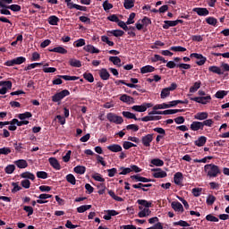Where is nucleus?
<instances>
[{"instance_id":"nucleus-10","label":"nucleus","mask_w":229,"mask_h":229,"mask_svg":"<svg viewBox=\"0 0 229 229\" xmlns=\"http://www.w3.org/2000/svg\"><path fill=\"white\" fill-rule=\"evenodd\" d=\"M48 162H49L50 165H52V167L54 169H55L56 171H60V169H62V166L60 165V163L58 162V159H56L55 157H50L48 159Z\"/></svg>"},{"instance_id":"nucleus-50","label":"nucleus","mask_w":229,"mask_h":229,"mask_svg":"<svg viewBox=\"0 0 229 229\" xmlns=\"http://www.w3.org/2000/svg\"><path fill=\"white\" fill-rule=\"evenodd\" d=\"M120 171H122L119 173L120 175H126V174H130V173H131V167L121 166Z\"/></svg>"},{"instance_id":"nucleus-44","label":"nucleus","mask_w":229,"mask_h":229,"mask_svg":"<svg viewBox=\"0 0 229 229\" xmlns=\"http://www.w3.org/2000/svg\"><path fill=\"white\" fill-rule=\"evenodd\" d=\"M44 65V63H34V64H30L28 66H26L24 68V71H31V69H35V67H40Z\"/></svg>"},{"instance_id":"nucleus-19","label":"nucleus","mask_w":229,"mask_h":229,"mask_svg":"<svg viewBox=\"0 0 229 229\" xmlns=\"http://www.w3.org/2000/svg\"><path fill=\"white\" fill-rule=\"evenodd\" d=\"M171 207L175 212H183V205L178 201H173Z\"/></svg>"},{"instance_id":"nucleus-8","label":"nucleus","mask_w":229,"mask_h":229,"mask_svg":"<svg viewBox=\"0 0 229 229\" xmlns=\"http://www.w3.org/2000/svg\"><path fill=\"white\" fill-rule=\"evenodd\" d=\"M192 12H195V13L199 14V17H207L210 12L207 8L203 7H195L193 8Z\"/></svg>"},{"instance_id":"nucleus-48","label":"nucleus","mask_w":229,"mask_h":229,"mask_svg":"<svg viewBox=\"0 0 229 229\" xmlns=\"http://www.w3.org/2000/svg\"><path fill=\"white\" fill-rule=\"evenodd\" d=\"M8 10H12V12H21V7L19 4H11V5H6Z\"/></svg>"},{"instance_id":"nucleus-27","label":"nucleus","mask_w":229,"mask_h":229,"mask_svg":"<svg viewBox=\"0 0 229 229\" xmlns=\"http://www.w3.org/2000/svg\"><path fill=\"white\" fill-rule=\"evenodd\" d=\"M208 72H214V74H218V75L225 74V72H223L221 71V68L218 67V66H209L208 67Z\"/></svg>"},{"instance_id":"nucleus-2","label":"nucleus","mask_w":229,"mask_h":229,"mask_svg":"<svg viewBox=\"0 0 229 229\" xmlns=\"http://www.w3.org/2000/svg\"><path fill=\"white\" fill-rule=\"evenodd\" d=\"M180 112H185L184 109H167L165 111H151L148 115H173Z\"/></svg>"},{"instance_id":"nucleus-7","label":"nucleus","mask_w":229,"mask_h":229,"mask_svg":"<svg viewBox=\"0 0 229 229\" xmlns=\"http://www.w3.org/2000/svg\"><path fill=\"white\" fill-rule=\"evenodd\" d=\"M154 134H147L141 137V143L145 148H149L151 146V142H153Z\"/></svg>"},{"instance_id":"nucleus-58","label":"nucleus","mask_w":229,"mask_h":229,"mask_svg":"<svg viewBox=\"0 0 229 229\" xmlns=\"http://www.w3.org/2000/svg\"><path fill=\"white\" fill-rule=\"evenodd\" d=\"M174 226H191L187 221L180 220L178 222H174Z\"/></svg>"},{"instance_id":"nucleus-32","label":"nucleus","mask_w":229,"mask_h":229,"mask_svg":"<svg viewBox=\"0 0 229 229\" xmlns=\"http://www.w3.org/2000/svg\"><path fill=\"white\" fill-rule=\"evenodd\" d=\"M69 65H71V67L80 68V67H81V61H80L78 59H74V58L70 59Z\"/></svg>"},{"instance_id":"nucleus-4","label":"nucleus","mask_w":229,"mask_h":229,"mask_svg":"<svg viewBox=\"0 0 229 229\" xmlns=\"http://www.w3.org/2000/svg\"><path fill=\"white\" fill-rule=\"evenodd\" d=\"M71 92L68 89H64L61 92L55 93L54 96H52V101L54 103H58L64 99V98H67V96H70Z\"/></svg>"},{"instance_id":"nucleus-20","label":"nucleus","mask_w":229,"mask_h":229,"mask_svg":"<svg viewBox=\"0 0 229 229\" xmlns=\"http://www.w3.org/2000/svg\"><path fill=\"white\" fill-rule=\"evenodd\" d=\"M47 22L48 24H50V26H58V22H60V18L55 15H52L47 19Z\"/></svg>"},{"instance_id":"nucleus-26","label":"nucleus","mask_w":229,"mask_h":229,"mask_svg":"<svg viewBox=\"0 0 229 229\" xmlns=\"http://www.w3.org/2000/svg\"><path fill=\"white\" fill-rule=\"evenodd\" d=\"M135 6V0H124L123 8L125 10H131Z\"/></svg>"},{"instance_id":"nucleus-40","label":"nucleus","mask_w":229,"mask_h":229,"mask_svg":"<svg viewBox=\"0 0 229 229\" xmlns=\"http://www.w3.org/2000/svg\"><path fill=\"white\" fill-rule=\"evenodd\" d=\"M207 24H209V26H217V19L210 16L206 18Z\"/></svg>"},{"instance_id":"nucleus-31","label":"nucleus","mask_w":229,"mask_h":229,"mask_svg":"<svg viewBox=\"0 0 229 229\" xmlns=\"http://www.w3.org/2000/svg\"><path fill=\"white\" fill-rule=\"evenodd\" d=\"M151 62H163V64H167V60H165V58H164L160 55H154V56L151 58Z\"/></svg>"},{"instance_id":"nucleus-1","label":"nucleus","mask_w":229,"mask_h":229,"mask_svg":"<svg viewBox=\"0 0 229 229\" xmlns=\"http://www.w3.org/2000/svg\"><path fill=\"white\" fill-rule=\"evenodd\" d=\"M204 171L208 178H217L221 174V169L215 164H208L204 165Z\"/></svg>"},{"instance_id":"nucleus-61","label":"nucleus","mask_w":229,"mask_h":229,"mask_svg":"<svg viewBox=\"0 0 229 229\" xmlns=\"http://www.w3.org/2000/svg\"><path fill=\"white\" fill-rule=\"evenodd\" d=\"M201 191H203L201 188H193L191 192L195 198H199V196H201Z\"/></svg>"},{"instance_id":"nucleus-13","label":"nucleus","mask_w":229,"mask_h":229,"mask_svg":"<svg viewBox=\"0 0 229 229\" xmlns=\"http://www.w3.org/2000/svg\"><path fill=\"white\" fill-rule=\"evenodd\" d=\"M120 101H123V103H127V105H131V103H135V98L123 94L120 97Z\"/></svg>"},{"instance_id":"nucleus-55","label":"nucleus","mask_w":229,"mask_h":229,"mask_svg":"<svg viewBox=\"0 0 229 229\" xmlns=\"http://www.w3.org/2000/svg\"><path fill=\"white\" fill-rule=\"evenodd\" d=\"M74 47H83L85 46V39L80 38L73 43Z\"/></svg>"},{"instance_id":"nucleus-42","label":"nucleus","mask_w":229,"mask_h":229,"mask_svg":"<svg viewBox=\"0 0 229 229\" xmlns=\"http://www.w3.org/2000/svg\"><path fill=\"white\" fill-rule=\"evenodd\" d=\"M18 117L21 119V121H24V119H30V117H33V114L31 112H25L23 114H19Z\"/></svg>"},{"instance_id":"nucleus-47","label":"nucleus","mask_w":229,"mask_h":229,"mask_svg":"<svg viewBox=\"0 0 229 229\" xmlns=\"http://www.w3.org/2000/svg\"><path fill=\"white\" fill-rule=\"evenodd\" d=\"M108 194H109V196H111V198H113V199H114V201H124V199H123V198L115 195V192H114V191H112V190L108 191Z\"/></svg>"},{"instance_id":"nucleus-62","label":"nucleus","mask_w":229,"mask_h":229,"mask_svg":"<svg viewBox=\"0 0 229 229\" xmlns=\"http://www.w3.org/2000/svg\"><path fill=\"white\" fill-rule=\"evenodd\" d=\"M91 177H92L93 180H95L96 182H105V178H103V177L101 176V174H98V173L93 174Z\"/></svg>"},{"instance_id":"nucleus-11","label":"nucleus","mask_w":229,"mask_h":229,"mask_svg":"<svg viewBox=\"0 0 229 229\" xmlns=\"http://www.w3.org/2000/svg\"><path fill=\"white\" fill-rule=\"evenodd\" d=\"M183 182V174L181 172H177L174 175V182L175 185H181L182 182Z\"/></svg>"},{"instance_id":"nucleus-14","label":"nucleus","mask_w":229,"mask_h":229,"mask_svg":"<svg viewBox=\"0 0 229 229\" xmlns=\"http://www.w3.org/2000/svg\"><path fill=\"white\" fill-rule=\"evenodd\" d=\"M195 146L198 148H203L205 144H207V137L205 136H199L198 140L194 141Z\"/></svg>"},{"instance_id":"nucleus-33","label":"nucleus","mask_w":229,"mask_h":229,"mask_svg":"<svg viewBox=\"0 0 229 229\" xmlns=\"http://www.w3.org/2000/svg\"><path fill=\"white\" fill-rule=\"evenodd\" d=\"M90 208H92V205H82L77 208V212L83 214V212H87V210H90Z\"/></svg>"},{"instance_id":"nucleus-23","label":"nucleus","mask_w":229,"mask_h":229,"mask_svg":"<svg viewBox=\"0 0 229 229\" xmlns=\"http://www.w3.org/2000/svg\"><path fill=\"white\" fill-rule=\"evenodd\" d=\"M99 76H100L101 80L106 81V80H109L110 73L108 72V70L103 68L99 72Z\"/></svg>"},{"instance_id":"nucleus-57","label":"nucleus","mask_w":229,"mask_h":229,"mask_svg":"<svg viewBox=\"0 0 229 229\" xmlns=\"http://www.w3.org/2000/svg\"><path fill=\"white\" fill-rule=\"evenodd\" d=\"M123 149H130L131 148H137V145L130 141H124L123 144Z\"/></svg>"},{"instance_id":"nucleus-17","label":"nucleus","mask_w":229,"mask_h":229,"mask_svg":"<svg viewBox=\"0 0 229 229\" xmlns=\"http://www.w3.org/2000/svg\"><path fill=\"white\" fill-rule=\"evenodd\" d=\"M194 119H197V121H205V120L208 119V113L199 112L194 115Z\"/></svg>"},{"instance_id":"nucleus-35","label":"nucleus","mask_w":229,"mask_h":229,"mask_svg":"<svg viewBox=\"0 0 229 229\" xmlns=\"http://www.w3.org/2000/svg\"><path fill=\"white\" fill-rule=\"evenodd\" d=\"M225 96H228V91L226 90H218L215 94V98H216V99H223Z\"/></svg>"},{"instance_id":"nucleus-5","label":"nucleus","mask_w":229,"mask_h":229,"mask_svg":"<svg viewBox=\"0 0 229 229\" xmlns=\"http://www.w3.org/2000/svg\"><path fill=\"white\" fill-rule=\"evenodd\" d=\"M190 58H196L198 60L196 61L197 65H205L207 63V57L203 56L201 54L192 53L190 55Z\"/></svg>"},{"instance_id":"nucleus-29","label":"nucleus","mask_w":229,"mask_h":229,"mask_svg":"<svg viewBox=\"0 0 229 229\" xmlns=\"http://www.w3.org/2000/svg\"><path fill=\"white\" fill-rule=\"evenodd\" d=\"M174 26H176V21H165L163 29L169 30V28H173Z\"/></svg>"},{"instance_id":"nucleus-6","label":"nucleus","mask_w":229,"mask_h":229,"mask_svg":"<svg viewBox=\"0 0 229 229\" xmlns=\"http://www.w3.org/2000/svg\"><path fill=\"white\" fill-rule=\"evenodd\" d=\"M191 101H195V103H199L200 105H207L212 98L210 96H206V97H195V98H191Z\"/></svg>"},{"instance_id":"nucleus-16","label":"nucleus","mask_w":229,"mask_h":229,"mask_svg":"<svg viewBox=\"0 0 229 229\" xmlns=\"http://www.w3.org/2000/svg\"><path fill=\"white\" fill-rule=\"evenodd\" d=\"M48 51L50 53H58L59 55H67V49L64 48L63 47L49 48Z\"/></svg>"},{"instance_id":"nucleus-18","label":"nucleus","mask_w":229,"mask_h":229,"mask_svg":"<svg viewBox=\"0 0 229 229\" xmlns=\"http://www.w3.org/2000/svg\"><path fill=\"white\" fill-rule=\"evenodd\" d=\"M14 164L19 169H26L28 167V161L26 159H18L14 161Z\"/></svg>"},{"instance_id":"nucleus-63","label":"nucleus","mask_w":229,"mask_h":229,"mask_svg":"<svg viewBox=\"0 0 229 229\" xmlns=\"http://www.w3.org/2000/svg\"><path fill=\"white\" fill-rule=\"evenodd\" d=\"M103 8L105 12H108V10H112V8H114V4L108 3V1H105L103 3Z\"/></svg>"},{"instance_id":"nucleus-52","label":"nucleus","mask_w":229,"mask_h":229,"mask_svg":"<svg viewBox=\"0 0 229 229\" xmlns=\"http://www.w3.org/2000/svg\"><path fill=\"white\" fill-rule=\"evenodd\" d=\"M108 33H110L114 37H123V35H124V32L121 30H111V31H108Z\"/></svg>"},{"instance_id":"nucleus-46","label":"nucleus","mask_w":229,"mask_h":229,"mask_svg":"<svg viewBox=\"0 0 229 229\" xmlns=\"http://www.w3.org/2000/svg\"><path fill=\"white\" fill-rule=\"evenodd\" d=\"M38 198V199H37V203H38L39 205H44V203L48 202L47 200H46V199H47L46 197V193L40 194Z\"/></svg>"},{"instance_id":"nucleus-30","label":"nucleus","mask_w":229,"mask_h":229,"mask_svg":"<svg viewBox=\"0 0 229 229\" xmlns=\"http://www.w3.org/2000/svg\"><path fill=\"white\" fill-rule=\"evenodd\" d=\"M12 124H17V126H24L26 124H30V121L22 120L19 121L17 118L12 120Z\"/></svg>"},{"instance_id":"nucleus-36","label":"nucleus","mask_w":229,"mask_h":229,"mask_svg":"<svg viewBox=\"0 0 229 229\" xmlns=\"http://www.w3.org/2000/svg\"><path fill=\"white\" fill-rule=\"evenodd\" d=\"M165 108H169V105L166 103L157 104L153 106V112H157V110H164Z\"/></svg>"},{"instance_id":"nucleus-49","label":"nucleus","mask_w":229,"mask_h":229,"mask_svg":"<svg viewBox=\"0 0 229 229\" xmlns=\"http://www.w3.org/2000/svg\"><path fill=\"white\" fill-rule=\"evenodd\" d=\"M66 181L72 185H76V177H74L72 174H69L66 175Z\"/></svg>"},{"instance_id":"nucleus-56","label":"nucleus","mask_w":229,"mask_h":229,"mask_svg":"<svg viewBox=\"0 0 229 229\" xmlns=\"http://www.w3.org/2000/svg\"><path fill=\"white\" fill-rule=\"evenodd\" d=\"M4 171L6 174H12L13 171H15V165H8L5 168Z\"/></svg>"},{"instance_id":"nucleus-12","label":"nucleus","mask_w":229,"mask_h":229,"mask_svg":"<svg viewBox=\"0 0 229 229\" xmlns=\"http://www.w3.org/2000/svg\"><path fill=\"white\" fill-rule=\"evenodd\" d=\"M191 131H199V130H203V124L201 122H192L191 126H190Z\"/></svg>"},{"instance_id":"nucleus-28","label":"nucleus","mask_w":229,"mask_h":229,"mask_svg":"<svg viewBox=\"0 0 229 229\" xmlns=\"http://www.w3.org/2000/svg\"><path fill=\"white\" fill-rule=\"evenodd\" d=\"M201 88V81H196L193 86L190 88V92L194 94V92H198V89Z\"/></svg>"},{"instance_id":"nucleus-38","label":"nucleus","mask_w":229,"mask_h":229,"mask_svg":"<svg viewBox=\"0 0 229 229\" xmlns=\"http://www.w3.org/2000/svg\"><path fill=\"white\" fill-rule=\"evenodd\" d=\"M150 164L156 165V167H162L164 165V161L160 158H154L151 160Z\"/></svg>"},{"instance_id":"nucleus-21","label":"nucleus","mask_w":229,"mask_h":229,"mask_svg":"<svg viewBox=\"0 0 229 229\" xmlns=\"http://www.w3.org/2000/svg\"><path fill=\"white\" fill-rule=\"evenodd\" d=\"M83 50L86 51L87 53H91L92 55H94V53H97V54L100 53L99 49L96 48L92 45L84 46Z\"/></svg>"},{"instance_id":"nucleus-24","label":"nucleus","mask_w":229,"mask_h":229,"mask_svg":"<svg viewBox=\"0 0 229 229\" xmlns=\"http://www.w3.org/2000/svg\"><path fill=\"white\" fill-rule=\"evenodd\" d=\"M122 114L123 115V117H125L126 119H134V121H139V118H137V116L135 115V114L131 113V112H128V111H123Z\"/></svg>"},{"instance_id":"nucleus-51","label":"nucleus","mask_w":229,"mask_h":229,"mask_svg":"<svg viewBox=\"0 0 229 229\" xmlns=\"http://www.w3.org/2000/svg\"><path fill=\"white\" fill-rule=\"evenodd\" d=\"M202 123V128H205V126H208V128H212V124H214V120L213 119H206Z\"/></svg>"},{"instance_id":"nucleus-41","label":"nucleus","mask_w":229,"mask_h":229,"mask_svg":"<svg viewBox=\"0 0 229 229\" xmlns=\"http://www.w3.org/2000/svg\"><path fill=\"white\" fill-rule=\"evenodd\" d=\"M83 78H84V80L89 81V83H94V75H92V73H90V72H84L83 73Z\"/></svg>"},{"instance_id":"nucleus-45","label":"nucleus","mask_w":229,"mask_h":229,"mask_svg":"<svg viewBox=\"0 0 229 229\" xmlns=\"http://www.w3.org/2000/svg\"><path fill=\"white\" fill-rule=\"evenodd\" d=\"M169 96H171V91H169L167 88H164L160 94L161 99H165V98H169Z\"/></svg>"},{"instance_id":"nucleus-54","label":"nucleus","mask_w":229,"mask_h":229,"mask_svg":"<svg viewBox=\"0 0 229 229\" xmlns=\"http://www.w3.org/2000/svg\"><path fill=\"white\" fill-rule=\"evenodd\" d=\"M131 110H134V112H146V106H144V104L141 106H133Z\"/></svg>"},{"instance_id":"nucleus-64","label":"nucleus","mask_w":229,"mask_h":229,"mask_svg":"<svg viewBox=\"0 0 229 229\" xmlns=\"http://www.w3.org/2000/svg\"><path fill=\"white\" fill-rule=\"evenodd\" d=\"M216 202V197L214 195H208L206 200L207 205H212Z\"/></svg>"},{"instance_id":"nucleus-9","label":"nucleus","mask_w":229,"mask_h":229,"mask_svg":"<svg viewBox=\"0 0 229 229\" xmlns=\"http://www.w3.org/2000/svg\"><path fill=\"white\" fill-rule=\"evenodd\" d=\"M137 203H138V205H140V206H139L140 210H143L144 207L146 208H151V207H153V204L151 203V201H148L146 199H138Z\"/></svg>"},{"instance_id":"nucleus-3","label":"nucleus","mask_w":229,"mask_h":229,"mask_svg":"<svg viewBox=\"0 0 229 229\" xmlns=\"http://www.w3.org/2000/svg\"><path fill=\"white\" fill-rule=\"evenodd\" d=\"M106 119L109 121V123H114V124H123L124 123L123 116H119L114 113H108L106 114Z\"/></svg>"},{"instance_id":"nucleus-60","label":"nucleus","mask_w":229,"mask_h":229,"mask_svg":"<svg viewBox=\"0 0 229 229\" xmlns=\"http://www.w3.org/2000/svg\"><path fill=\"white\" fill-rule=\"evenodd\" d=\"M135 13H131L130 15H129V18L126 21V24L128 26H130V24H134L135 23V21L133 19H135Z\"/></svg>"},{"instance_id":"nucleus-34","label":"nucleus","mask_w":229,"mask_h":229,"mask_svg":"<svg viewBox=\"0 0 229 229\" xmlns=\"http://www.w3.org/2000/svg\"><path fill=\"white\" fill-rule=\"evenodd\" d=\"M73 171L77 174H85V171H87V168L83 165H77L73 168Z\"/></svg>"},{"instance_id":"nucleus-15","label":"nucleus","mask_w":229,"mask_h":229,"mask_svg":"<svg viewBox=\"0 0 229 229\" xmlns=\"http://www.w3.org/2000/svg\"><path fill=\"white\" fill-rule=\"evenodd\" d=\"M107 149L112 153H120V151H123V147L119 144H112L107 146Z\"/></svg>"},{"instance_id":"nucleus-53","label":"nucleus","mask_w":229,"mask_h":229,"mask_svg":"<svg viewBox=\"0 0 229 229\" xmlns=\"http://www.w3.org/2000/svg\"><path fill=\"white\" fill-rule=\"evenodd\" d=\"M206 219L208 221H209L210 223H219V218H217L216 216H215L212 214H209L206 216Z\"/></svg>"},{"instance_id":"nucleus-43","label":"nucleus","mask_w":229,"mask_h":229,"mask_svg":"<svg viewBox=\"0 0 229 229\" xmlns=\"http://www.w3.org/2000/svg\"><path fill=\"white\" fill-rule=\"evenodd\" d=\"M170 51H174L175 53H185V51H187V48L180 46L171 47Z\"/></svg>"},{"instance_id":"nucleus-22","label":"nucleus","mask_w":229,"mask_h":229,"mask_svg":"<svg viewBox=\"0 0 229 229\" xmlns=\"http://www.w3.org/2000/svg\"><path fill=\"white\" fill-rule=\"evenodd\" d=\"M154 171H159L153 174L154 178H165L167 176V173L160 168L154 169Z\"/></svg>"},{"instance_id":"nucleus-37","label":"nucleus","mask_w":229,"mask_h":229,"mask_svg":"<svg viewBox=\"0 0 229 229\" xmlns=\"http://www.w3.org/2000/svg\"><path fill=\"white\" fill-rule=\"evenodd\" d=\"M21 178H26L27 180H35V174H31L30 172H24L21 174Z\"/></svg>"},{"instance_id":"nucleus-59","label":"nucleus","mask_w":229,"mask_h":229,"mask_svg":"<svg viewBox=\"0 0 229 229\" xmlns=\"http://www.w3.org/2000/svg\"><path fill=\"white\" fill-rule=\"evenodd\" d=\"M37 177L41 178V180H46L47 178V172L38 171L37 172Z\"/></svg>"},{"instance_id":"nucleus-39","label":"nucleus","mask_w":229,"mask_h":229,"mask_svg":"<svg viewBox=\"0 0 229 229\" xmlns=\"http://www.w3.org/2000/svg\"><path fill=\"white\" fill-rule=\"evenodd\" d=\"M109 62H112L114 65H118L119 67H121V58H119V56H110Z\"/></svg>"},{"instance_id":"nucleus-25","label":"nucleus","mask_w":229,"mask_h":229,"mask_svg":"<svg viewBox=\"0 0 229 229\" xmlns=\"http://www.w3.org/2000/svg\"><path fill=\"white\" fill-rule=\"evenodd\" d=\"M155 67L151 65H146L140 68L141 74H148V72H154Z\"/></svg>"}]
</instances>
